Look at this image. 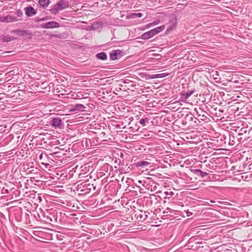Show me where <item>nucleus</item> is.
Wrapping results in <instances>:
<instances>
[{"label":"nucleus","mask_w":252,"mask_h":252,"mask_svg":"<svg viewBox=\"0 0 252 252\" xmlns=\"http://www.w3.org/2000/svg\"><path fill=\"white\" fill-rule=\"evenodd\" d=\"M109 176H107L102 180V185H104L105 196L102 199L101 203L104 205H108L110 199V185H109L110 180H109Z\"/></svg>","instance_id":"1"},{"label":"nucleus","mask_w":252,"mask_h":252,"mask_svg":"<svg viewBox=\"0 0 252 252\" xmlns=\"http://www.w3.org/2000/svg\"><path fill=\"white\" fill-rule=\"evenodd\" d=\"M69 7V3L64 0H60L56 4L50 6L49 11L51 14L57 15L59 11L65 9Z\"/></svg>","instance_id":"2"},{"label":"nucleus","mask_w":252,"mask_h":252,"mask_svg":"<svg viewBox=\"0 0 252 252\" xmlns=\"http://www.w3.org/2000/svg\"><path fill=\"white\" fill-rule=\"evenodd\" d=\"M121 185L119 184V180L116 179L114 176L111 177V195H116L117 192L121 188Z\"/></svg>","instance_id":"3"},{"label":"nucleus","mask_w":252,"mask_h":252,"mask_svg":"<svg viewBox=\"0 0 252 252\" xmlns=\"http://www.w3.org/2000/svg\"><path fill=\"white\" fill-rule=\"evenodd\" d=\"M124 54V52L122 50L119 49L114 50L111 52V60L120 59Z\"/></svg>","instance_id":"4"},{"label":"nucleus","mask_w":252,"mask_h":252,"mask_svg":"<svg viewBox=\"0 0 252 252\" xmlns=\"http://www.w3.org/2000/svg\"><path fill=\"white\" fill-rule=\"evenodd\" d=\"M19 20L15 16L8 15L6 16L0 17V22L5 23H10L12 22H16Z\"/></svg>","instance_id":"5"},{"label":"nucleus","mask_w":252,"mask_h":252,"mask_svg":"<svg viewBox=\"0 0 252 252\" xmlns=\"http://www.w3.org/2000/svg\"><path fill=\"white\" fill-rule=\"evenodd\" d=\"M59 23L55 21H50L41 25V27L44 29H53L55 28H59Z\"/></svg>","instance_id":"6"},{"label":"nucleus","mask_w":252,"mask_h":252,"mask_svg":"<svg viewBox=\"0 0 252 252\" xmlns=\"http://www.w3.org/2000/svg\"><path fill=\"white\" fill-rule=\"evenodd\" d=\"M113 118H115V116L113 115L111 116V126L117 128H124L125 127V126H124V124L123 122L113 120ZM115 118H117L115 117Z\"/></svg>","instance_id":"7"},{"label":"nucleus","mask_w":252,"mask_h":252,"mask_svg":"<svg viewBox=\"0 0 252 252\" xmlns=\"http://www.w3.org/2000/svg\"><path fill=\"white\" fill-rule=\"evenodd\" d=\"M11 32L22 36L31 35V33L28 30H15L11 31Z\"/></svg>","instance_id":"8"},{"label":"nucleus","mask_w":252,"mask_h":252,"mask_svg":"<svg viewBox=\"0 0 252 252\" xmlns=\"http://www.w3.org/2000/svg\"><path fill=\"white\" fill-rule=\"evenodd\" d=\"M51 125L54 127H60L63 125L62 121L59 118H53L51 121Z\"/></svg>","instance_id":"9"},{"label":"nucleus","mask_w":252,"mask_h":252,"mask_svg":"<svg viewBox=\"0 0 252 252\" xmlns=\"http://www.w3.org/2000/svg\"><path fill=\"white\" fill-rule=\"evenodd\" d=\"M36 12V11L32 6H28L26 8L25 14L28 17L35 15Z\"/></svg>","instance_id":"10"},{"label":"nucleus","mask_w":252,"mask_h":252,"mask_svg":"<svg viewBox=\"0 0 252 252\" xmlns=\"http://www.w3.org/2000/svg\"><path fill=\"white\" fill-rule=\"evenodd\" d=\"M154 36H155V35H154L152 30H151L147 32H146L143 33L141 35V38L142 39H144V40H147V39H149L153 37Z\"/></svg>","instance_id":"11"},{"label":"nucleus","mask_w":252,"mask_h":252,"mask_svg":"<svg viewBox=\"0 0 252 252\" xmlns=\"http://www.w3.org/2000/svg\"><path fill=\"white\" fill-rule=\"evenodd\" d=\"M196 117H194L192 114H187L186 116V120L188 121L189 126L193 125L194 120H196Z\"/></svg>","instance_id":"12"},{"label":"nucleus","mask_w":252,"mask_h":252,"mask_svg":"<svg viewBox=\"0 0 252 252\" xmlns=\"http://www.w3.org/2000/svg\"><path fill=\"white\" fill-rule=\"evenodd\" d=\"M72 111H83L85 107L81 104H75L71 106Z\"/></svg>","instance_id":"13"},{"label":"nucleus","mask_w":252,"mask_h":252,"mask_svg":"<svg viewBox=\"0 0 252 252\" xmlns=\"http://www.w3.org/2000/svg\"><path fill=\"white\" fill-rule=\"evenodd\" d=\"M193 91H190L188 92H183L181 93V98L183 100H187L192 94Z\"/></svg>","instance_id":"14"},{"label":"nucleus","mask_w":252,"mask_h":252,"mask_svg":"<svg viewBox=\"0 0 252 252\" xmlns=\"http://www.w3.org/2000/svg\"><path fill=\"white\" fill-rule=\"evenodd\" d=\"M83 190H91L92 189H93L94 190H96V186L95 185H94V184H85L83 186Z\"/></svg>","instance_id":"15"},{"label":"nucleus","mask_w":252,"mask_h":252,"mask_svg":"<svg viewBox=\"0 0 252 252\" xmlns=\"http://www.w3.org/2000/svg\"><path fill=\"white\" fill-rule=\"evenodd\" d=\"M38 3L43 8H45L50 4V1L49 0H39Z\"/></svg>","instance_id":"16"},{"label":"nucleus","mask_w":252,"mask_h":252,"mask_svg":"<svg viewBox=\"0 0 252 252\" xmlns=\"http://www.w3.org/2000/svg\"><path fill=\"white\" fill-rule=\"evenodd\" d=\"M196 119L198 120L199 122L202 121L205 123H207L209 120V119L207 117L205 116L204 115L201 114H198Z\"/></svg>","instance_id":"17"},{"label":"nucleus","mask_w":252,"mask_h":252,"mask_svg":"<svg viewBox=\"0 0 252 252\" xmlns=\"http://www.w3.org/2000/svg\"><path fill=\"white\" fill-rule=\"evenodd\" d=\"M95 57L97 59L103 61L106 60L107 58L106 54L103 52L97 53Z\"/></svg>","instance_id":"18"},{"label":"nucleus","mask_w":252,"mask_h":252,"mask_svg":"<svg viewBox=\"0 0 252 252\" xmlns=\"http://www.w3.org/2000/svg\"><path fill=\"white\" fill-rule=\"evenodd\" d=\"M164 29H165V26H161L160 27H157L152 30L153 32L154 35H155L156 34L160 32L161 31H163L164 30Z\"/></svg>","instance_id":"19"},{"label":"nucleus","mask_w":252,"mask_h":252,"mask_svg":"<svg viewBox=\"0 0 252 252\" xmlns=\"http://www.w3.org/2000/svg\"><path fill=\"white\" fill-rule=\"evenodd\" d=\"M149 122V119L147 117L141 118L139 122V123L142 126H144L146 125V124H148Z\"/></svg>","instance_id":"20"},{"label":"nucleus","mask_w":252,"mask_h":252,"mask_svg":"<svg viewBox=\"0 0 252 252\" xmlns=\"http://www.w3.org/2000/svg\"><path fill=\"white\" fill-rule=\"evenodd\" d=\"M1 39H2L3 41L7 42H9L10 41L15 39L16 38L7 35H3Z\"/></svg>","instance_id":"21"},{"label":"nucleus","mask_w":252,"mask_h":252,"mask_svg":"<svg viewBox=\"0 0 252 252\" xmlns=\"http://www.w3.org/2000/svg\"><path fill=\"white\" fill-rule=\"evenodd\" d=\"M150 164V163L147 161H142L137 162V166L142 167L148 166Z\"/></svg>","instance_id":"22"},{"label":"nucleus","mask_w":252,"mask_h":252,"mask_svg":"<svg viewBox=\"0 0 252 252\" xmlns=\"http://www.w3.org/2000/svg\"><path fill=\"white\" fill-rule=\"evenodd\" d=\"M142 214H140L139 217V218L143 220H146L148 218V214L149 213L147 214V212H144L143 213L142 212H141Z\"/></svg>","instance_id":"23"},{"label":"nucleus","mask_w":252,"mask_h":252,"mask_svg":"<svg viewBox=\"0 0 252 252\" xmlns=\"http://www.w3.org/2000/svg\"><path fill=\"white\" fill-rule=\"evenodd\" d=\"M136 17V13H132L128 14L126 18L127 19H134Z\"/></svg>","instance_id":"24"},{"label":"nucleus","mask_w":252,"mask_h":252,"mask_svg":"<svg viewBox=\"0 0 252 252\" xmlns=\"http://www.w3.org/2000/svg\"><path fill=\"white\" fill-rule=\"evenodd\" d=\"M47 19H48L47 17H45L43 18H38V17H35V19H34V21L36 22H38L41 21H45V20H47Z\"/></svg>","instance_id":"25"},{"label":"nucleus","mask_w":252,"mask_h":252,"mask_svg":"<svg viewBox=\"0 0 252 252\" xmlns=\"http://www.w3.org/2000/svg\"><path fill=\"white\" fill-rule=\"evenodd\" d=\"M16 14L17 17H21L23 15V11L21 9H18L16 12Z\"/></svg>","instance_id":"26"},{"label":"nucleus","mask_w":252,"mask_h":252,"mask_svg":"<svg viewBox=\"0 0 252 252\" xmlns=\"http://www.w3.org/2000/svg\"><path fill=\"white\" fill-rule=\"evenodd\" d=\"M114 162L116 164V165H114V167H115V168H117V165H119V164L120 163V159L119 158H115Z\"/></svg>","instance_id":"27"},{"label":"nucleus","mask_w":252,"mask_h":252,"mask_svg":"<svg viewBox=\"0 0 252 252\" xmlns=\"http://www.w3.org/2000/svg\"><path fill=\"white\" fill-rule=\"evenodd\" d=\"M176 22H174L173 24V26L170 27L169 26L167 28V31H170L173 29H174L176 27Z\"/></svg>","instance_id":"28"},{"label":"nucleus","mask_w":252,"mask_h":252,"mask_svg":"<svg viewBox=\"0 0 252 252\" xmlns=\"http://www.w3.org/2000/svg\"><path fill=\"white\" fill-rule=\"evenodd\" d=\"M167 75H168L167 73H165L158 74V78H163V77L166 76Z\"/></svg>","instance_id":"29"},{"label":"nucleus","mask_w":252,"mask_h":252,"mask_svg":"<svg viewBox=\"0 0 252 252\" xmlns=\"http://www.w3.org/2000/svg\"><path fill=\"white\" fill-rule=\"evenodd\" d=\"M164 193L167 195V196H169L168 198L170 197L171 196H172L174 193L172 191H170V192H168V191H166L164 192Z\"/></svg>","instance_id":"30"},{"label":"nucleus","mask_w":252,"mask_h":252,"mask_svg":"<svg viewBox=\"0 0 252 252\" xmlns=\"http://www.w3.org/2000/svg\"><path fill=\"white\" fill-rule=\"evenodd\" d=\"M194 111L195 112V114L196 115L197 117L198 116V114H200L199 113V111H201V109L200 108H199L198 109L195 108L194 110Z\"/></svg>","instance_id":"31"},{"label":"nucleus","mask_w":252,"mask_h":252,"mask_svg":"<svg viewBox=\"0 0 252 252\" xmlns=\"http://www.w3.org/2000/svg\"><path fill=\"white\" fill-rule=\"evenodd\" d=\"M113 222H115V223H111V227H113V226H115V225H116V226H118V225H119V224H120V222H117V221H115V220H113Z\"/></svg>","instance_id":"32"},{"label":"nucleus","mask_w":252,"mask_h":252,"mask_svg":"<svg viewBox=\"0 0 252 252\" xmlns=\"http://www.w3.org/2000/svg\"><path fill=\"white\" fill-rule=\"evenodd\" d=\"M200 175L202 177H204V176H207L208 175V173L202 171L201 170V171L200 173Z\"/></svg>","instance_id":"33"},{"label":"nucleus","mask_w":252,"mask_h":252,"mask_svg":"<svg viewBox=\"0 0 252 252\" xmlns=\"http://www.w3.org/2000/svg\"><path fill=\"white\" fill-rule=\"evenodd\" d=\"M199 123H200V122H199L198 121V120H193V125H192V126H197V125H199Z\"/></svg>","instance_id":"34"},{"label":"nucleus","mask_w":252,"mask_h":252,"mask_svg":"<svg viewBox=\"0 0 252 252\" xmlns=\"http://www.w3.org/2000/svg\"><path fill=\"white\" fill-rule=\"evenodd\" d=\"M152 23L153 26H156V25H157L159 24V23H160V21L158 20L155 21H154L153 22H152Z\"/></svg>","instance_id":"35"},{"label":"nucleus","mask_w":252,"mask_h":252,"mask_svg":"<svg viewBox=\"0 0 252 252\" xmlns=\"http://www.w3.org/2000/svg\"><path fill=\"white\" fill-rule=\"evenodd\" d=\"M170 209L168 207L166 208L165 210L163 211L164 214H168L169 212H170Z\"/></svg>","instance_id":"36"},{"label":"nucleus","mask_w":252,"mask_h":252,"mask_svg":"<svg viewBox=\"0 0 252 252\" xmlns=\"http://www.w3.org/2000/svg\"><path fill=\"white\" fill-rule=\"evenodd\" d=\"M151 78L152 79H156L158 78V74H153L151 75Z\"/></svg>","instance_id":"37"},{"label":"nucleus","mask_w":252,"mask_h":252,"mask_svg":"<svg viewBox=\"0 0 252 252\" xmlns=\"http://www.w3.org/2000/svg\"><path fill=\"white\" fill-rule=\"evenodd\" d=\"M114 107L115 108V111H113L112 110H111V112L113 113V114H115L116 113H119V111L116 110V105H114Z\"/></svg>","instance_id":"38"},{"label":"nucleus","mask_w":252,"mask_h":252,"mask_svg":"<svg viewBox=\"0 0 252 252\" xmlns=\"http://www.w3.org/2000/svg\"><path fill=\"white\" fill-rule=\"evenodd\" d=\"M43 158V153H41L39 156V159L40 160L42 161Z\"/></svg>","instance_id":"39"},{"label":"nucleus","mask_w":252,"mask_h":252,"mask_svg":"<svg viewBox=\"0 0 252 252\" xmlns=\"http://www.w3.org/2000/svg\"><path fill=\"white\" fill-rule=\"evenodd\" d=\"M116 213H117L116 211H111V218L115 216L116 215Z\"/></svg>","instance_id":"40"},{"label":"nucleus","mask_w":252,"mask_h":252,"mask_svg":"<svg viewBox=\"0 0 252 252\" xmlns=\"http://www.w3.org/2000/svg\"><path fill=\"white\" fill-rule=\"evenodd\" d=\"M201 171V170L200 169H196L194 170V173H200Z\"/></svg>","instance_id":"41"},{"label":"nucleus","mask_w":252,"mask_h":252,"mask_svg":"<svg viewBox=\"0 0 252 252\" xmlns=\"http://www.w3.org/2000/svg\"><path fill=\"white\" fill-rule=\"evenodd\" d=\"M136 17H141L143 16L142 14L141 13H136Z\"/></svg>","instance_id":"42"},{"label":"nucleus","mask_w":252,"mask_h":252,"mask_svg":"<svg viewBox=\"0 0 252 252\" xmlns=\"http://www.w3.org/2000/svg\"><path fill=\"white\" fill-rule=\"evenodd\" d=\"M188 123H188V121H187V120H186V118H185V120H183V122H182V124H183V125H187Z\"/></svg>","instance_id":"43"},{"label":"nucleus","mask_w":252,"mask_h":252,"mask_svg":"<svg viewBox=\"0 0 252 252\" xmlns=\"http://www.w3.org/2000/svg\"><path fill=\"white\" fill-rule=\"evenodd\" d=\"M147 26H148V28H150L151 27H152L154 26L153 24H152V23H150L148 24Z\"/></svg>","instance_id":"44"},{"label":"nucleus","mask_w":252,"mask_h":252,"mask_svg":"<svg viewBox=\"0 0 252 252\" xmlns=\"http://www.w3.org/2000/svg\"><path fill=\"white\" fill-rule=\"evenodd\" d=\"M191 215H192V213H191V212H189V211H187V216L189 217V216H190Z\"/></svg>","instance_id":"45"},{"label":"nucleus","mask_w":252,"mask_h":252,"mask_svg":"<svg viewBox=\"0 0 252 252\" xmlns=\"http://www.w3.org/2000/svg\"><path fill=\"white\" fill-rule=\"evenodd\" d=\"M116 154V153L115 151H113V152L111 151V156H112V157H114L115 155Z\"/></svg>","instance_id":"46"},{"label":"nucleus","mask_w":252,"mask_h":252,"mask_svg":"<svg viewBox=\"0 0 252 252\" xmlns=\"http://www.w3.org/2000/svg\"><path fill=\"white\" fill-rule=\"evenodd\" d=\"M149 29V28H148L147 25H146V26H144V29Z\"/></svg>","instance_id":"47"},{"label":"nucleus","mask_w":252,"mask_h":252,"mask_svg":"<svg viewBox=\"0 0 252 252\" xmlns=\"http://www.w3.org/2000/svg\"><path fill=\"white\" fill-rule=\"evenodd\" d=\"M138 182L139 183V184H142V181L141 180H138Z\"/></svg>","instance_id":"48"},{"label":"nucleus","mask_w":252,"mask_h":252,"mask_svg":"<svg viewBox=\"0 0 252 252\" xmlns=\"http://www.w3.org/2000/svg\"><path fill=\"white\" fill-rule=\"evenodd\" d=\"M52 36H55V37H59L58 35H55V34H54V35H52Z\"/></svg>","instance_id":"49"},{"label":"nucleus","mask_w":252,"mask_h":252,"mask_svg":"<svg viewBox=\"0 0 252 252\" xmlns=\"http://www.w3.org/2000/svg\"><path fill=\"white\" fill-rule=\"evenodd\" d=\"M120 152L121 156H123L122 153L121 151H120Z\"/></svg>","instance_id":"50"},{"label":"nucleus","mask_w":252,"mask_h":252,"mask_svg":"<svg viewBox=\"0 0 252 252\" xmlns=\"http://www.w3.org/2000/svg\"><path fill=\"white\" fill-rule=\"evenodd\" d=\"M142 30H145V29H144V28H142Z\"/></svg>","instance_id":"51"},{"label":"nucleus","mask_w":252,"mask_h":252,"mask_svg":"<svg viewBox=\"0 0 252 252\" xmlns=\"http://www.w3.org/2000/svg\"><path fill=\"white\" fill-rule=\"evenodd\" d=\"M41 163H42V164H44V163L43 162H41Z\"/></svg>","instance_id":"52"},{"label":"nucleus","mask_w":252,"mask_h":252,"mask_svg":"<svg viewBox=\"0 0 252 252\" xmlns=\"http://www.w3.org/2000/svg\"><path fill=\"white\" fill-rule=\"evenodd\" d=\"M110 175V172H109V173H108V175Z\"/></svg>","instance_id":"53"}]
</instances>
